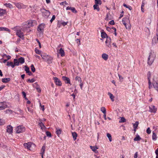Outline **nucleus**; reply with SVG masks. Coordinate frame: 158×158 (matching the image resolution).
Segmentation results:
<instances>
[{
    "label": "nucleus",
    "mask_w": 158,
    "mask_h": 158,
    "mask_svg": "<svg viewBox=\"0 0 158 158\" xmlns=\"http://www.w3.org/2000/svg\"><path fill=\"white\" fill-rule=\"evenodd\" d=\"M149 111L153 113H155L157 110V108L155 107V106L151 105L149 106Z\"/></svg>",
    "instance_id": "nucleus-13"
},
{
    "label": "nucleus",
    "mask_w": 158,
    "mask_h": 158,
    "mask_svg": "<svg viewBox=\"0 0 158 158\" xmlns=\"http://www.w3.org/2000/svg\"><path fill=\"white\" fill-rule=\"evenodd\" d=\"M3 56L4 57L5 56L6 58H7V59L6 60H7L10 59L11 58V57L10 56L7 55L6 54H4V55H3Z\"/></svg>",
    "instance_id": "nucleus-48"
},
{
    "label": "nucleus",
    "mask_w": 158,
    "mask_h": 158,
    "mask_svg": "<svg viewBox=\"0 0 158 158\" xmlns=\"http://www.w3.org/2000/svg\"><path fill=\"white\" fill-rule=\"evenodd\" d=\"M141 139V138L140 136L138 134L136 135V137L134 138V141H138L140 140Z\"/></svg>",
    "instance_id": "nucleus-33"
},
{
    "label": "nucleus",
    "mask_w": 158,
    "mask_h": 158,
    "mask_svg": "<svg viewBox=\"0 0 158 158\" xmlns=\"http://www.w3.org/2000/svg\"><path fill=\"white\" fill-rule=\"evenodd\" d=\"M41 11L42 14V15L45 17H48L50 15V12L44 9H42L41 10Z\"/></svg>",
    "instance_id": "nucleus-9"
},
{
    "label": "nucleus",
    "mask_w": 158,
    "mask_h": 158,
    "mask_svg": "<svg viewBox=\"0 0 158 158\" xmlns=\"http://www.w3.org/2000/svg\"><path fill=\"white\" fill-rule=\"evenodd\" d=\"M62 78L63 80L66 83L69 84H70L71 85L72 84L70 83V79L69 78L65 76H63L62 77Z\"/></svg>",
    "instance_id": "nucleus-18"
},
{
    "label": "nucleus",
    "mask_w": 158,
    "mask_h": 158,
    "mask_svg": "<svg viewBox=\"0 0 158 158\" xmlns=\"http://www.w3.org/2000/svg\"><path fill=\"white\" fill-rule=\"evenodd\" d=\"M108 94L109 96L110 99H113L114 96L112 94L110 93H109Z\"/></svg>",
    "instance_id": "nucleus-61"
},
{
    "label": "nucleus",
    "mask_w": 158,
    "mask_h": 158,
    "mask_svg": "<svg viewBox=\"0 0 158 158\" xmlns=\"http://www.w3.org/2000/svg\"><path fill=\"white\" fill-rule=\"evenodd\" d=\"M46 135H47V136L49 137H50L52 136L51 134V133L50 132H49V131H46Z\"/></svg>",
    "instance_id": "nucleus-56"
},
{
    "label": "nucleus",
    "mask_w": 158,
    "mask_h": 158,
    "mask_svg": "<svg viewBox=\"0 0 158 158\" xmlns=\"http://www.w3.org/2000/svg\"><path fill=\"white\" fill-rule=\"evenodd\" d=\"M90 148L92 149V151L96 153L98 152V151L97 150L98 149V148L96 146H90Z\"/></svg>",
    "instance_id": "nucleus-24"
},
{
    "label": "nucleus",
    "mask_w": 158,
    "mask_h": 158,
    "mask_svg": "<svg viewBox=\"0 0 158 158\" xmlns=\"http://www.w3.org/2000/svg\"><path fill=\"white\" fill-rule=\"evenodd\" d=\"M25 70L26 71L27 73H28L29 72V68L27 66H25Z\"/></svg>",
    "instance_id": "nucleus-52"
},
{
    "label": "nucleus",
    "mask_w": 158,
    "mask_h": 158,
    "mask_svg": "<svg viewBox=\"0 0 158 158\" xmlns=\"http://www.w3.org/2000/svg\"><path fill=\"white\" fill-rule=\"evenodd\" d=\"M156 53L153 50H151L149 53V55L148 57V65H151L156 58Z\"/></svg>",
    "instance_id": "nucleus-1"
},
{
    "label": "nucleus",
    "mask_w": 158,
    "mask_h": 158,
    "mask_svg": "<svg viewBox=\"0 0 158 158\" xmlns=\"http://www.w3.org/2000/svg\"><path fill=\"white\" fill-rule=\"evenodd\" d=\"M14 4L16 7L19 9H25L27 7L26 5L21 3L15 2Z\"/></svg>",
    "instance_id": "nucleus-8"
},
{
    "label": "nucleus",
    "mask_w": 158,
    "mask_h": 158,
    "mask_svg": "<svg viewBox=\"0 0 158 158\" xmlns=\"http://www.w3.org/2000/svg\"><path fill=\"white\" fill-rule=\"evenodd\" d=\"M4 112L6 114H13V113L14 112L13 111L9 109L6 110L4 111Z\"/></svg>",
    "instance_id": "nucleus-27"
},
{
    "label": "nucleus",
    "mask_w": 158,
    "mask_h": 158,
    "mask_svg": "<svg viewBox=\"0 0 158 158\" xmlns=\"http://www.w3.org/2000/svg\"><path fill=\"white\" fill-rule=\"evenodd\" d=\"M151 73L150 72H148V73L147 76V77H148V81H149V80H150V78L151 77Z\"/></svg>",
    "instance_id": "nucleus-51"
},
{
    "label": "nucleus",
    "mask_w": 158,
    "mask_h": 158,
    "mask_svg": "<svg viewBox=\"0 0 158 158\" xmlns=\"http://www.w3.org/2000/svg\"><path fill=\"white\" fill-rule=\"evenodd\" d=\"M106 29L109 32L111 31L112 30H113V31H114V34L115 35V36H116L117 35V33L116 32V30L115 28L114 27L110 28L107 27H106Z\"/></svg>",
    "instance_id": "nucleus-15"
},
{
    "label": "nucleus",
    "mask_w": 158,
    "mask_h": 158,
    "mask_svg": "<svg viewBox=\"0 0 158 158\" xmlns=\"http://www.w3.org/2000/svg\"><path fill=\"white\" fill-rule=\"evenodd\" d=\"M71 10L74 13H76L77 12V11L76 10L75 8L73 7H72Z\"/></svg>",
    "instance_id": "nucleus-57"
},
{
    "label": "nucleus",
    "mask_w": 158,
    "mask_h": 158,
    "mask_svg": "<svg viewBox=\"0 0 158 158\" xmlns=\"http://www.w3.org/2000/svg\"><path fill=\"white\" fill-rule=\"evenodd\" d=\"M5 31L8 32L10 31V30L6 27H0V31Z\"/></svg>",
    "instance_id": "nucleus-36"
},
{
    "label": "nucleus",
    "mask_w": 158,
    "mask_h": 158,
    "mask_svg": "<svg viewBox=\"0 0 158 158\" xmlns=\"http://www.w3.org/2000/svg\"><path fill=\"white\" fill-rule=\"evenodd\" d=\"M106 135L107 137L108 138L110 141L111 142L112 141V137L111 135L109 133H107Z\"/></svg>",
    "instance_id": "nucleus-45"
},
{
    "label": "nucleus",
    "mask_w": 158,
    "mask_h": 158,
    "mask_svg": "<svg viewBox=\"0 0 158 158\" xmlns=\"http://www.w3.org/2000/svg\"><path fill=\"white\" fill-rule=\"evenodd\" d=\"M10 80V79L9 78H4L2 79V81L3 83H7Z\"/></svg>",
    "instance_id": "nucleus-31"
},
{
    "label": "nucleus",
    "mask_w": 158,
    "mask_h": 158,
    "mask_svg": "<svg viewBox=\"0 0 158 158\" xmlns=\"http://www.w3.org/2000/svg\"><path fill=\"white\" fill-rule=\"evenodd\" d=\"M13 127L10 126H8L7 127L6 131L7 132L10 133L12 132Z\"/></svg>",
    "instance_id": "nucleus-23"
},
{
    "label": "nucleus",
    "mask_w": 158,
    "mask_h": 158,
    "mask_svg": "<svg viewBox=\"0 0 158 158\" xmlns=\"http://www.w3.org/2000/svg\"><path fill=\"white\" fill-rule=\"evenodd\" d=\"M101 37H102V38H107V37H108L107 36V34L105 32H102L101 33Z\"/></svg>",
    "instance_id": "nucleus-43"
},
{
    "label": "nucleus",
    "mask_w": 158,
    "mask_h": 158,
    "mask_svg": "<svg viewBox=\"0 0 158 158\" xmlns=\"http://www.w3.org/2000/svg\"><path fill=\"white\" fill-rule=\"evenodd\" d=\"M36 24V22L35 20H30L25 23L23 25V28L22 30L25 31V28H29Z\"/></svg>",
    "instance_id": "nucleus-3"
},
{
    "label": "nucleus",
    "mask_w": 158,
    "mask_h": 158,
    "mask_svg": "<svg viewBox=\"0 0 158 158\" xmlns=\"http://www.w3.org/2000/svg\"><path fill=\"white\" fill-rule=\"evenodd\" d=\"M4 5L6 6V7H9L10 8H13V6L10 3H5L4 4Z\"/></svg>",
    "instance_id": "nucleus-37"
},
{
    "label": "nucleus",
    "mask_w": 158,
    "mask_h": 158,
    "mask_svg": "<svg viewBox=\"0 0 158 158\" xmlns=\"http://www.w3.org/2000/svg\"><path fill=\"white\" fill-rule=\"evenodd\" d=\"M53 79L56 85L60 86L62 85V83L56 77H53Z\"/></svg>",
    "instance_id": "nucleus-12"
},
{
    "label": "nucleus",
    "mask_w": 158,
    "mask_h": 158,
    "mask_svg": "<svg viewBox=\"0 0 158 158\" xmlns=\"http://www.w3.org/2000/svg\"><path fill=\"white\" fill-rule=\"evenodd\" d=\"M94 8V10H97L98 11H99L100 10V8L98 6V5L95 4L93 6Z\"/></svg>",
    "instance_id": "nucleus-40"
},
{
    "label": "nucleus",
    "mask_w": 158,
    "mask_h": 158,
    "mask_svg": "<svg viewBox=\"0 0 158 158\" xmlns=\"http://www.w3.org/2000/svg\"><path fill=\"white\" fill-rule=\"evenodd\" d=\"M39 125L41 129L42 130H44L46 129V127L44 125L43 123H42L41 121L39 122Z\"/></svg>",
    "instance_id": "nucleus-25"
},
{
    "label": "nucleus",
    "mask_w": 158,
    "mask_h": 158,
    "mask_svg": "<svg viewBox=\"0 0 158 158\" xmlns=\"http://www.w3.org/2000/svg\"><path fill=\"white\" fill-rule=\"evenodd\" d=\"M5 124L4 120L2 119H0V126L4 125Z\"/></svg>",
    "instance_id": "nucleus-46"
},
{
    "label": "nucleus",
    "mask_w": 158,
    "mask_h": 158,
    "mask_svg": "<svg viewBox=\"0 0 158 158\" xmlns=\"http://www.w3.org/2000/svg\"><path fill=\"white\" fill-rule=\"evenodd\" d=\"M75 80L76 81H77L81 83V78L77 76L75 78Z\"/></svg>",
    "instance_id": "nucleus-50"
},
{
    "label": "nucleus",
    "mask_w": 158,
    "mask_h": 158,
    "mask_svg": "<svg viewBox=\"0 0 158 158\" xmlns=\"http://www.w3.org/2000/svg\"><path fill=\"white\" fill-rule=\"evenodd\" d=\"M156 35L157 36V39L158 41V27L156 28Z\"/></svg>",
    "instance_id": "nucleus-64"
},
{
    "label": "nucleus",
    "mask_w": 158,
    "mask_h": 158,
    "mask_svg": "<svg viewBox=\"0 0 158 158\" xmlns=\"http://www.w3.org/2000/svg\"><path fill=\"white\" fill-rule=\"evenodd\" d=\"M144 6L145 3L143 2L141 6V10L142 12H144L145 11L144 8Z\"/></svg>",
    "instance_id": "nucleus-39"
},
{
    "label": "nucleus",
    "mask_w": 158,
    "mask_h": 158,
    "mask_svg": "<svg viewBox=\"0 0 158 158\" xmlns=\"http://www.w3.org/2000/svg\"><path fill=\"white\" fill-rule=\"evenodd\" d=\"M151 131L150 130V129L149 127H148L147 130H146V132L148 134H149L151 133Z\"/></svg>",
    "instance_id": "nucleus-58"
},
{
    "label": "nucleus",
    "mask_w": 158,
    "mask_h": 158,
    "mask_svg": "<svg viewBox=\"0 0 158 158\" xmlns=\"http://www.w3.org/2000/svg\"><path fill=\"white\" fill-rule=\"evenodd\" d=\"M27 110L30 113L33 112V108L32 105H31V106L27 105Z\"/></svg>",
    "instance_id": "nucleus-21"
},
{
    "label": "nucleus",
    "mask_w": 158,
    "mask_h": 158,
    "mask_svg": "<svg viewBox=\"0 0 158 158\" xmlns=\"http://www.w3.org/2000/svg\"><path fill=\"white\" fill-rule=\"evenodd\" d=\"M109 24L110 25H113L114 24V22L113 20H112L109 22Z\"/></svg>",
    "instance_id": "nucleus-63"
},
{
    "label": "nucleus",
    "mask_w": 158,
    "mask_h": 158,
    "mask_svg": "<svg viewBox=\"0 0 158 158\" xmlns=\"http://www.w3.org/2000/svg\"><path fill=\"white\" fill-rule=\"evenodd\" d=\"M157 138V135L154 132H152V139L154 141H156V140Z\"/></svg>",
    "instance_id": "nucleus-30"
},
{
    "label": "nucleus",
    "mask_w": 158,
    "mask_h": 158,
    "mask_svg": "<svg viewBox=\"0 0 158 158\" xmlns=\"http://www.w3.org/2000/svg\"><path fill=\"white\" fill-rule=\"evenodd\" d=\"M122 22L125 26L126 29L128 30L131 29V25L130 23L129 17L127 16L123 18L122 19Z\"/></svg>",
    "instance_id": "nucleus-2"
},
{
    "label": "nucleus",
    "mask_w": 158,
    "mask_h": 158,
    "mask_svg": "<svg viewBox=\"0 0 158 158\" xmlns=\"http://www.w3.org/2000/svg\"><path fill=\"white\" fill-rule=\"evenodd\" d=\"M19 64H23L25 62V60L23 57H20L18 59Z\"/></svg>",
    "instance_id": "nucleus-29"
},
{
    "label": "nucleus",
    "mask_w": 158,
    "mask_h": 158,
    "mask_svg": "<svg viewBox=\"0 0 158 158\" xmlns=\"http://www.w3.org/2000/svg\"><path fill=\"white\" fill-rule=\"evenodd\" d=\"M14 30L16 31V35L20 38L23 39L24 35L23 33L21 31V30L18 27H16L14 28Z\"/></svg>",
    "instance_id": "nucleus-6"
},
{
    "label": "nucleus",
    "mask_w": 158,
    "mask_h": 158,
    "mask_svg": "<svg viewBox=\"0 0 158 158\" xmlns=\"http://www.w3.org/2000/svg\"><path fill=\"white\" fill-rule=\"evenodd\" d=\"M6 13V10L0 8V17L4 15Z\"/></svg>",
    "instance_id": "nucleus-20"
},
{
    "label": "nucleus",
    "mask_w": 158,
    "mask_h": 158,
    "mask_svg": "<svg viewBox=\"0 0 158 158\" xmlns=\"http://www.w3.org/2000/svg\"><path fill=\"white\" fill-rule=\"evenodd\" d=\"M55 19V15H53L51 18V19L50 20L51 23H52V22Z\"/></svg>",
    "instance_id": "nucleus-60"
},
{
    "label": "nucleus",
    "mask_w": 158,
    "mask_h": 158,
    "mask_svg": "<svg viewBox=\"0 0 158 158\" xmlns=\"http://www.w3.org/2000/svg\"><path fill=\"white\" fill-rule=\"evenodd\" d=\"M108 55L106 53H104L102 54V57L105 60H106L108 58Z\"/></svg>",
    "instance_id": "nucleus-26"
},
{
    "label": "nucleus",
    "mask_w": 158,
    "mask_h": 158,
    "mask_svg": "<svg viewBox=\"0 0 158 158\" xmlns=\"http://www.w3.org/2000/svg\"><path fill=\"white\" fill-rule=\"evenodd\" d=\"M139 122L136 121L135 123L133 124L134 128H137L139 125Z\"/></svg>",
    "instance_id": "nucleus-44"
},
{
    "label": "nucleus",
    "mask_w": 158,
    "mask_h": 158,
    "mask_svg": "<svg viewBox=\"0 0 158 158\" xmlns=\"http://www.w3.org/2000/svg\"><path fill=\"white\" fill-rule=\"evenodd\" d=\"M58 53L61 56H65V52L64 50L61 48L59 50H57Z\"/></svg>",
    "instance_id": "nucleus-16"
},
{
    "label": "nucleus",
    "mask_w": 158,
    "mask_h": 158,
    "mask_svg": "<svg viewBox=\"0 0 158 158\" xmlns=\"http://www.w3.org/2000/svg\"><path fill=\"white\" fill-rule=\"evenodd\" d=\"M110 37H107L105 42L106 45L109 47H110Z\"/></svg>",
    "instance_id": "nucleus-17"
},
{
    "label": "nucleus",
    "mask_w": 158,
    "mask_h": 158,
    "mask_svg": "<svg viewBox=\"0 0 158 158\" xmlns=\"http://www.w3.org/2000/svg\"><path fill=\"white\" fill-rule=\"evenodd\" d=\"M153 85L155 89L158 92V79L156 76L153 79Z\"/></svg>",
    "instance_id": "nucleus-7"
},
{
    "label": "nucleus",
    "mask_w": 158,
    "mask_h": 158,
    "mask_svg": "<svg viewBox=\"0 0 158 158\" xmlns=\"http://www.w3.org/2000/svg\"><path fill=\"white\" fill-rule=\"evenodd\" d=\"M68 23V22H65L62 20L58 21L57 23V26L58 27H60L62 25L63 26H65Z\"/></svg>",
    "instance_id": "nucleus-14"
},
{
    "label": "nucleus",
    "mask_w": 158,
    "mask_h": 158,
    "mask_svg": "<svg viewBox=\"0 0 158 158\" xmlns=\"http://www.w3.org/2000/svg\"><path fill=\"white\" fill-rule=\"evenodd\" d=\"M35 80L34 78H32L31 79H28L27 80V82H28L30 83H32L35 81Z\"/></svg>",
    "instance_id": "nucleus-54"
},
{
    "label": "nucleus",
    "mask_w": 158,
    "mask_h": 158,
    "mask_svg": "<svg viewBox=\"0 0 158 158\" xmlns=\"http://www.w3.org/2000/svg\"><path fill=\"white\" fill-rule=\"evenodd\" d=\"M72 133L73 140L75 141L77 137V133L75 132H72Z\"/></svg>",
    "instance_id": "nucleus-34"
},
{
    "label": "nucleus",
    "mask_w": 158,
    "mask_h": 158,
    "mask_svg": "<svg viewBox=\"0 0 158 158\" xmlns=\"http://www.w3.org/2000/svg\"><path fill=\"white\" fill-rule=\"evenodd\" d=\"M31 70L33 72H35V68L34 67L33 64H31Z\"/></svg>",
    "instance_id": "nucleus-55"
},
{
    "label": "nucleus",
    "mask_w": 158,
    "mask_h": 158,
    "mask_svg": "<svg viewBox=\"0 0 158 158\" xmlns=\"http://www.w3.org/2000/svg\"><path fill=\"white\" fill-rule=\"evenodd\" d=\"M13 61L14 67H15V66H19V63L18 59H15Z\"/></svg>",
    "instance_id": "nucleus-28"
},
{
    "label": "nucleus",
    "mask_w": 158,
    "mask_h": 158,
    "mask_svg": "<svg viewBox=\"0 0 158 158\" xmlns=\"http://www.w3.org/2000/svg\"><path fill=\"white\" fill-rule=\"evenodd\" d=\"M45 146H43L42 147V148H41V153H40L41 154V155L44 156V152H45Z\"/></svg>",
    "instance_id": "nucleus-35"
},
{
    "label": "nucleus",
    "mask_w": 158,
    "mask_h": 158,
    "mask_svg": "<svg viewBox=\"0 0 158 158\" xmlns=\"http://www.w3.org/2000/svg\"><path fill=\"white\" fill-rule=\"evenodd\" d=\"M45 26V24L43 23H41L39 25L37 29L38 33L40 34L43 33Z\"/></svg>",
    "instance_id": "nucleus-10"
},
{
    "label": "nucleus",
    "mask_w": 158,
    "mask_h": 158,
    "mask_svg": "<svg viewBox=\"0 0 158 158\" xmlns=\"http://www.w3.org/2000/svg\"><path fill=\"white\" fill-rule=\"evenodd\" d=\"M36 40L37 41L38 43L39 48H41V45L40 43V42L39 41V40L38 39H36Z\"/></svg>",
    "instance_id": "nucleus-59"
},
{
    "label": "nucleus",
    "mask_w": 158,
    "mask_h": 158,
    "mask_svg": "<svg viewBox=\"0 0 158 158\" xmlns=\"http://www.w3.org/2000/svg\"><path fill=\"white\" fill-rule=\"evenodd\" d=\"M35 52L36 53L40 55L41 56V55H42L43 54L42 53V52L41 51L36 48L35 49Z\"/></svg>",
    "instance_id": "nucleus-38"
},
{
    "label": "nucleus",
    "mask_w": 158,
    "mask_h": 158,
    "mask_svg": "<svg viewBox=\"0 0 158 158\" xmlns=\"http://www.w3.org/2000/svg\"><path fill=\"white\" fill-rule=\"evenodd\" d=\"M27 105L31 106V105H32V104L31 103V102L29 100H28L27 102Z\"/></svg>",
    "instance_id": "nucleus-62"
},
{
    "label": "nucleus",
    "mask_w": 158,
    "mask_h": 158,
    "mask_svg": "<svg viewBox=\"0 0 158 158\" xmlns=\"http://www.w3.org/2000/svg\"><path fill=\"white\" fill-rule=\"evenodd\" d=\"M35 84L37 85V87L35 88L37 91L39 93H40L41 91V89L40 88V87L38 86V85L37 83H35Z\"/></svg>",
    "instance_id": "nucleus-41"
},
{
    "label": "nucleus",
    "mask_w": 158,
    "mask_h": 158,
    "mask_svg": "<svg viewBox=\"0 0 158 158\" xmlns=\"http://www.w3.org/2000/svg\"><path fill=\"white\" fill-rule=\"evenodd\" d=\"M32 143L31 142H28L27 143H24L23 144V145L25 147V148L30 150V148L32 145Z\"/></svg>",
    "instance_id": "nucleus-19"
},
{
    "label": "nucleus",
    "mask_w": 158,
    "mask_h": 158,
    "mask_svg": "<svg viewBox=\"0 0 158 158\" xmlns=\"http://www.w3.org/2000/svg\"><path fill=\"white\" fill-rule=\"evenodd\" d=\"M6 65L9 66H11L12 68H14L15 67L14 63L12 62H7Z\"/></svg>",
    "instance_id": "nucleus-32"
},
{
    "label": "nucleus",
    "mask_w": 158,
    "mask_h": 158,
    "mask_svg": "<svg viewBox=\"0 0 158 158\" xmlns=\"http://www.w3.org/2000/svg\"><path fill=\"white\" fill-rule=\"evenodd\" d=\"M101 111L103 113V114H106V110L104 107H102L101 108Z\"/></svg>",
    "instance_id": "nucleus-42"
},
{
    "label": "nucleus",
    "mask_w": 158,
    "mask_h": 158,
    "mask_svg": "<svg viewBox=\"0 0 158 158\" xmlns=\"http://www.w3.org/2000/svg\"><path fill=\"white\" fill-rule=\"evenodd\" d=\"M7 107V103L6 102H0V110H4Z\"/></svg>",
    "instance_id": "nucleus-11"
},
{
    "label": "nucleus",
    "mask_w": 158,
    "mask_h": 158,
    "mask_svg": "<svg viewBox=\"0 0 158 158\" xmlns=\"http://www.w3.org/2000/svg\"><path fill=\"white\" fill-rule=\"evenodd\" d=\"M95 4L100 5L102 4V1L101 0H95Z\"/></svg>",
    "instance_id": "nucleus-47"
},
{
    "label": "nucleus",
    "mask_w": 158,
    "mask_h": 158,
    "mask_svg": "<svg viewBox=\"0 0 158 158\" xmlns=\"http://www.w3.org/2000/svg\"><path fill=\"white\" fill-rule=\"evenodd\" d=\"M126 119L125 118L123 117H122L121 118V119L119 121V123H124L126 122Z\"/></svg>",
    "instance_id": "nucleus-49"
},
{
    "label": "nucleus",
    "mask_w": 158,
    "mask_h": 158,
    "mask_svg": "<svg viewBox=\"0 0 158 158\" xmlns=\"http://www.w3.org/2000/svg\"><path fill=\"white\" fill-rule=\"evenodd\" d=\"M123 6L126 7V8H128L129 10H131V9H132V8H131V7L129 6H127V5L125 4H124L123 5Z\"/></svg>",
    "instance_id": "nucleus-53"
},
{
    "label": "nucleus",
    "mask_w": 158,
    "mask_h": 158,
    "mask_svg": "<svg viewBox=\"0 0 158 158\" xmlns=\"http://www.w3.org/2000/svg\"><path fill=\"white\" fill-rule=\"evenodd\" d=\"M15 131L17 133H20L24 132L26 128L23 125H19L15 128Z\"/></svg>",
    "instance_id": "nucleus-5"
},
{
    "label": "nucleus",
    "mask_w": 158,
    "mask_h": 158,
    "mask_svg": "<svg viewBox=\"0 0 158 158\" xmlns=\"http://www.w3.org/2000/svg\"><path fill=\"white\" fill-rule=\"evenodd\" d=\"M56 133L57 135L59 136L61 134L62 131L60 128H56Z\"/></svg>",
    "instance_id": "nucleus-22"
},
{
    "label": "nucleus",
    "mask_w": 158,
    "mask_h": 158,
    "mask_svg": "<svg viewBox=\"0 0 158 158\" xmlns=\"http://www.w3.org/2000/svg\"><path fill=\"white\" fill-rule=\"evenodd\" d=\"M42 58L48 64H50L52 62V58L49 56L45 53H43L41 56Z\"/></svg>",
    "instance_id": "nucleus-4"
}]
</instances>
